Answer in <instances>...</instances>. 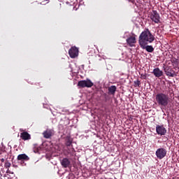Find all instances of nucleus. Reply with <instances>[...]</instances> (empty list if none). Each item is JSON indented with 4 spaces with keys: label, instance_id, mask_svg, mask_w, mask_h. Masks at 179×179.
<instances>
[{
    "label": "nucleus",
    "instance_id": "14",
    "mask_svg": "<svg viewBox=\"0 0 179 179\" xmlns=\"http://www.w3.org/2000/svg\"><path fill=\"white\" fill-rule=\"evenodd\" d=\"M17 160H21L22 162H27L30 160V158L29 156H27L26 154H20L17 157Z\"/></svg>",
    "mask_w": 179,
    "mask_h": 179
},
{
    "label": "nucleus",
    "instance_id": "10",
    "mask_svg": "<svg viewBox=\"0 0 179 179\" xmlns=\"http://www.w3.org/2000/svg\"><path fill=\"white\" fill-rule=\"evenodd\" d=\"M126 41L129 47H134L136 43V38L135 36H129Z\"/></svg>",
    "mask_w": 179,
    "mask_h": 179
},
{
    "label": "nucleus",
    "instance_id": "22",
    "mask_svg": "<svg viewBox=\"0 0 179 179\" xmlns=\"http://www.w3.org/2000/svg\"><path fill=\"white\" fill-rule=\"evenodd\" d=\"M130 2H131V3H135V0H131V1H130Z\"/></svg>",
    "mask_w": 179,
    "mask_h": 179
},
{
    "label": "nucleus",
    "instance_id": "9",
    "mask_svg": "<svg viewBox=\"0 0 179 179\" xmlns=\"http://www.w3.org/2000/svg\"><path fill=\"white\" fill-rule=\"evenodd\" d=\"M52 135H54V130L50 129H47L43 133V138H45V139H50V138H51Z\"/></svg>",
    "mask_w": 179,
    "mask_h": 179
},
{
    "label": "nucleus",
    "instance_id": "12",
    "mask_svg": "<svg viewBox=\"0 0 179 179\" xmlns=\"http://www.w3.org/2000/svg\"><path fill=\"white\" fill-rule=\"evenodd\" d=\"M152 73L156 78H160L163 75V71H161L159 68H155L153 69Z\"/></svg>",
    "mask_w": 179,
    "mask_h": 179
},
{
    "label": "nucleus",
    "instance_id": "4",
    "mask_svg": "<svg viewBox=\"0 0 179 179\" xmlns=\"http://www.w3.org/2000/svg\"><path fill=\"white\" fill-rule=\"evenodd\" d=\"M94 85V84L93 83V82H92V80H90V79L80 80L78 83V86L83 88L92 87Z\"/></svg>",
    "mask_w": 179,
    "mask_h": 179
},
{
    "label": "nucleus",
    "instance_id": "16",
    "mask_svg": "<svg viewBox=\"0 0 179 179\" xmlns=\"http://www.w3.org/2000/svg\"><path fill=\"white\" fill-rule=\"evenodd\" d=\"M72 142H73V139L69 135L65 137V145L67 146V148L72 145Z\"/></svg>",
    "mask_w": 179,
    "mask_h": 179
},
{
    "label": "nucleus",
    "instance_id": "8",
    "mask_svg": "<svg viewBox=\"0 0 179 179\" xmlns=\"http://www.w3.org/2000/svg\"><path fill=\"white\" fill-rule=\"evenodd\" d=\"M61 165L64 169H68L69 167H72V165H71V160L68 158H63L60 160Z\"/></svg>",
    "mask_w": 179,
    "mask_h": 179
},
{
    "label": "nucleus",
    "instance_id": "20",
    "mask_svg": "<svg viewBox=\"0 0 179 179\" xmlns=\"http://www.w3.org/2000/svg\"><path fill=\"white\" fill-rule=\"evenodd\" d=\"M134 83L135 87H139V86H141V81H139L138 80L134 81Z\"/></svg>",
    "mask_w": 179,
    "mask_h": 179
},
{
    "label": "nucleus",
    "instance_id": "24",
    "mask_svg": "<svg viewBox=\"0 0 179 179\" xmlns=\"http://www.w3.org/2000/svg\"><path fill=\"white\" fill-rule=\"evenodd\" d=\"M1 161L2 162V163H3V162H5L4 159H1Z\"/></svg>",
    "mask_w": 179,
    "mask_h": 179
},
{
    "label": "nucleus",
    "instance_id": "23",
    "mask_svg": "<svg viewBox=\"0 0 179 179\" xmlns=\"http://www.w3.org/2000/svg\"><path fill=\"white\" fill-rule=\"evenodd\" d=\"M130 2H131V3H135V0H131V1H130Z\"/></svg>",
    "mask_w": 179,
    "mask_h": 179
},
{
    "label": "nucleus",
    "instance_id": "15",
    "mask_svg": "<svg viewBox=\"0 0 179 179\" xmlns=\"http://www.w3.org/2000/svg\"><path fill=\"white\" fill-rule=\"evenodd\" d=\"M143 50H146L148 52H153L155 51V48H153V46L152 45H140Z\"/></svg>",
    "mask_w": 179,
    "mask_h": 179
},
{
    "label": "nucleus",
    "instance_id": "13",
    "mask_svg": "<svg viewBox=\"0 0 179 179\" xmlns=\"http://www.w3.org/2000/svg\"><path fill=\"white\" fill-rule=\"evenodd\" d=\"M115 92H117V87L115 85H112L108 87V94L115 96Z\"/></svg>",
    "mask_w": 179,
    "mask_h": 179
},
{
    "label": "nucleus",
    "instance_id": "19",
    "mask_svg": "<svg viewBox=\"0 0 179 179\" xmlns=\"http://www.w3.org/2000/svg\"><path fill=\"white\" fill-rule=\"evenodd\" d=\"M103 97L105 99V101H108V100H110V96L106 93L103 94Z\"/></svg>",
    "mask_w": 179,
    "mask_h": 179
},
{
    "label": "nucleus",
    "instance_id": "6",
    "mask_svg": "<svg viewBox=\"0 0 179 179\" xmlns=\"http://www.w3.org/2000/svg\"><path fill=\"white\" fill-rule=\"evenodd\" d=\"M156 132L157 135H160L161 136H163L164 135H166V134L167 133V130L166 129V127H164V125L157 124L156 126Z\"/></svg>",
    "mask_w": 179,
    "mask_h": 179
},
{
    "label": "nucleus",
    "instance_id": "11",
    "mask_svg": "<svg viewBox=\"0 0 179 179\" xmlns=\"http://www.w3.org/2000/svg\"><path fill=\"white\" fill-rule=\"evenodd\" d=\"M20 138L22 139V141H29L31 139V136L27 133V131H23L21 133Z\"/></svg>",
    "mask_w": 179,
    "mask_h": 179
},
{
    "label": "nucleus",
    "instance_id": "5",
    "mask_svg": "<svg viewBox=\"0 0 179 179\" xmlns=\"http://www.w3.org/2000/svg\"><path fill=\"white\" fill-rule=\"evenodd\" d=\"M71 58H76L79 55V49L76 46L71 47L69 50Z\"/></svg>",
    "mask_w": 179,
    "mask_h": 179
},
{
    "label": "nucleus",
    "instance_id": "17",
    "mask_svg": "<svg viewBox=\"0 0 179 179\" xmlns=\"http://www.w3.org/2000/svg\"><path fill=\"white\" fill-rule=\"evenodd\" d=\"M74 153H75V149L73 148H68L66 155H71V156H73Z\"/></svg>",
    "mask_w": 179,
    "mask_h": 179
},
{
    "label": "nucleus",
    "instance_id": "25",
    "mask_svg": "<svg viewBox=\"0 0 179 179\" xmlns=\"http://www.w3.org/2000/svg\"><path fill=\"white\" fill-rule=\"evenodd\" d=\"M129 2H131V0H127Z\"/></svg>",
    "mask_w": 179,
    "mask_h": 179
},
{
    "label": "nucleus",
    "instance_id": "3",
    "mask_svg": "<svg viewBox=\"0 0 179 179\" xmlns=\"http://www.w3.org/2000/svg\"><path fill=\"white\" fill-rule=\"evenodd\" d=\"M155 155L157 159H159V160H162V159H164V157L167 156V150L163 148H158L155 152Z\"/></svg>",
    "mask_w": 179,
    "mask_h": 179
},
{
    "label": "nucleus",
    "instance_id": "26",
    "mask_svg": "<svg viewBox=\"0 0 179 179\" xmlns=\"http://www.w3.org/2000/svg\"><path fill=\"white\" fill-rule=\"evenodd\" d=\"M143 1H146V0H143Z\"/></svg>",
    "mask_w": 179,
    "mask_h": 179
},
{
    "label": "nucleus",
    "instance_id": "7",
    "mask_svg": "<svg viewBox=\"0 0 179 179\" xmlns=\"http://www.w3.org/2000/svg\"><path fill=\"white\" fill-rule=\"evenodd\" d=\"M150 19L155 23H159L160 22V15L157 13V10H153L150 15Z\"/></svg>",
    "mask_w": 179,
    "mask_h": 179
},
{
    "label": "nucleus",
    "instance_id": "21",
    "mask_svg": "<svg viewBox=\"0 0 179 179\" xmlns=\"http://www.w3.org/2000/svg\"><path fill=\"white\" fill-rule=\"evenodd\" d=\"M5 167L6 169H8V167H10V162H6L5 163Z\"/></svg>",
    "mask_w": 179,
    "mask_h": 179
},
{
    "label": "nucleus",
    "instance_id": "2",
    "mask_svg": "<svg viewBox=\"0 0 179 179\" xmlns=\"http://www.w3.org/2000/svg\"><path fill=\"white\" fill-rule=\"evenodd\" d=\"M155 100L161 108H166L170 104V96L169 94L158 93L155 96Z\"/></svg>",
    "mask_w": 179,
    "mask_h": 179
},
{
    "label": "nucleus",
    "instance_id": "18",
    "mask_svg": "<svg viewBox=\"0 0 179 179\" xmlns=\"http://www.w3.org/2000/svg\"><path fill=\"white\" fill-rule=\"evenodd\" d=\"M167 76H171V78H174V72L171 71H166Z\"/></svg>",
    "mask_w": 179,
    "mask_h": 179
},
{
    "label": "nucleus",
    "instance_id": "1",
    "mask_svg": "<svg viewBox=\"0 0 179 179\" xmlns=\"http://www.w3.org/2000/svg\"><path fill=\"white\" fill-rule=\"evenodd\" d=\"M155 41V36L152 34L149 29H145L138 37L139 45H148Z\"/></svg>",
    "mask_w": 179,
    "mask_h": 179
}]
</instances>
